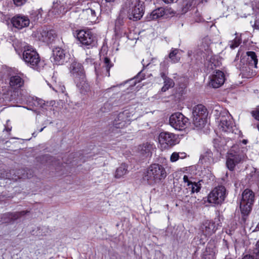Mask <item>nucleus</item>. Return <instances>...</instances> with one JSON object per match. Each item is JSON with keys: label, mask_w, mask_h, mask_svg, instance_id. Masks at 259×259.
I'll return each mask as SVG.
<instances>
[{"label": "nucleus", "mask_w": 259, "mask_h": 259, "mask_svg": "<svg viewBox=\"0 0 259 259\" xmlns=\"http://www.w3.org/2000/svg\"><path fill=\"white\" fill-rule=\"evenodd\" d=\"M251 68L252 67L251 66L245 65V64L240 67L241 73L244 77L251 78L254 75L255 73Z\"/></svg>", "instance_id": "c756f323"}, {"label": "nucleus", "mask_w": 259, "mask_h": 259, "mask_svg": "<svg viewBox=\"0 0 259 259\" xmlns=\"http://www.w3.org/2000/svg\"><path fill=\"white\" fill-rule=\"evenodd\" d=\"M153 149V144L147 142L140 145L138 147L137 152L139 155L147 157L152 155V150Z\"/></svg>", "instance_id": "5701e85b"}, {"label": "nucleus", "mask_w": 259, "mask_h": 259, "mask_svg": "<svg viewBox=\"0 0 259 259\" xmlns=\"http://www.w3.org/2000/svg\"><path fill=\"white\" fill-rule=\"evenodd\" d=\"M183 181L184 183H187V186L191 184L192 181L189 179V177L187 175H184L183 177Z\"/></svg>", "instance_id": "a18cd8bd"}, {"label": "nucleus", "mask_w": 259, "mask_h": 259, "mask_svg": "<svg viewBox=\"0 0 259 259\" xmlns=\"http://www.w3.org/2000/svg\"><path fill=\"white\" fill-rule=\"evenodd\" d=\"M209 79V85L213 88H219L225 82V74L222 71L217 70L213 72Z\"/></svg>", "instance_id": "ddd939ff"}, {"label": "nucleus", "mask_w": 259, "mask_h": 259, "mask_svg": "<svg viewBox=\"0 0 259 259\" xmlns=\"http://www.w3.org/2000/svg\"><path fill=\"white\" fill-rule=\"evenodd\" d=\"M17 174L19 179H30L33 176L32 170L27 168L19 169Z\"/></svg>", "instance_id": "2f4dec72"}, {"label": "nucleus", "mask_w": 259, "mask_h": 259, "mask_svg": "<svg viewBox=\"0 0 259 259\" xmlns=\"http://www.w3.org/2000/svg\"><path fill=\"white\" fill-rule=\"evenodd\" d=\"M176 135L169 132H163L160 133L158 140L160 144L167 148L176 144Z\"/></svg>", "instance_id": "9b49d317"}, {"label": "nucleus", "mask_w": 259, "mask_h": 259, "mask_svg": "<svg viewBox=\"0 0 259 259\" xmlns=\"http://www.w3.org/2000/svg\"><path fill=\"white\" fill-rule=\"evenodd\" d=\"M192 114L194 125L198 129L202 128L206 123L207 109L202 104L197 105L193 108Z\"/></svg>", "instance_id": "423d86ee"}, {"label": "nucleus", "mask_w": 259, "mask_h": 259, "mask_svg": "<svg viewBox=\"0 0 259 259\" xmlns=\"http://www.w3.org/2000/svg\"><path fill=\"white\" fill-rule=\"evenodd\" d=\"M233 122L230 116L223 117L220 120V126L222 130L225 132H230L232 130Z\"/></svg>", "instance_id": "a878e982"}, {"label": "nucleus", "mask_w": 259, "mask_h": 259, "mask_svg": "<svg viewBox=\"0 0 259 259\" xmlns=\"http://www.w3.org/2000/svg\"><path fill=\"white\" fill-rule=\"evenodd\" d=\"M167 176L165 168L163 165L153 163L151 164L147 169L143 177L144 181L150 185L160 183Z\"/></svg>", "instance_id": "f03ea898"}, {"label": "nucleus", "mask_w": 259, "mask_h": 259, "mask_svg": "<svg viewBox=\"0 0 259 259\" xmlns=\"http://www.w3.org/2000/svg\"><path fill=\"white\" fill-rule=\"evenodd\" d=\"M225 259H230V258H225Z\"/></svg>", "instance_id": "680f3d73"}, {"label": "nucleus", "mask_w": 259, "mask_h": 259, "mask_svg": "<svg viewBox=\"0 0 259 259\" xmlns=\"http://www.w3.org/2000/svg\"><path fill=\"white\" fill-rule=\"evenodd\" d=\"M71 8V7L68 5L67 2L65 3L59 2V3L58 1H57L56 2H54L52 10L51 11L52 13L55 15H63Z\"/></svg>", "instance_id": "a211bd4d"}, {"label": "nucleus", "mask_w": 259, "mask_h": 259, "mask_svg": "<svg viewBox=\"0 0 259 259\" xmlns=\"http://www.w3.org/2000/svg\"><path fill=\"white\" fill-rule=\"evenodd\" d=\"M85 61H86V62H90V63H92V59H90V58H87V59H86Z\"/></svg>", "instance_id": "864d4df0"}, {"label": "nucleus", "mask_w": 259, "mask_h": 259, "mask_svg": "<svg viewBox=\"0 0 259 259\" xmlns=\"http://www.w3.org/2000/svg\"><path fill=\"white\" fill-rule=\"evenodd\" d=\"M111 108V106L110 103L107 102L105 103L103 106L101 107V110L102 112H107L108 110L110 109Z\"/></svg>", "instance_id": "79ce46f5"}, {"label": "nucleus", "mask_w": 259, "mask_h": 259, "mask_svg": "<svg viewBox=\"0 0 259 259\" xmlns=\"http://www.w3.org/2000/svg\"><path fill=\"white\" fill-rule=\"evenodd\" d=\"M254 193L249 189H245L242 193L240 208L242 214V221L245 223L250 213L254 202Z\"/></svg>", "instance_id": "39448f33"}, {"label": "nucleus", "mask_w": 259, "mask_h": 259, "mask_svg": "<svg viewBox=\"0 0 259 259\" xmlns=\"http://www.w3.org/2000/svg\"><path fill=\"white\" fill-rule=\"evenodd\" d=\"M253 27L254 29H259V20H255Z\"/></svg>", "instance_id": "49530a36"}, {"label": "nucleus", "mask_w": 259, "mask_h": 259, "mask_svg": "<svg viewBox=\"0 0 259 259\" xmlns=\"http://www.w3.org/2000/svg\"><path fill=\"white\" fill-rule=\"evenodd\" d=\"M127 171V166L125 163H122L117 168L115 177L116 178H120L126 175Z\"/></svg>", "instance_id": "473e14b6"}, {"label": "nucleus", "mask_w": 259, "mask_h": 259, "mask_svg": "<svg viewBox=\"0 0 259 259\" xmlns=\"http://www.w3.org/2000/svg\"><path fill=\"white\" fill-rule=\"evenodd\" d=\"M247 149L240 147L239 145H234L228 153L226 165L230 170H233L236 165L241 162L246 156Z\"/></svg>", "instance_id": "20e7f679"}, {"label": "nucleus", "mask_w": 259, "mask_h": 259, "mask_svg": "<svg viewBox=\"0 0 259 259\" xmlns=\"http://www.w3.org/2000/svg\"><path fill=\"white\" fill-rule=\"evenodd\" d=\"M226 190L224 186H221L215 188L209 194L208 201L214 204L222 203L226 197Z\"/></svg>", "instance_id": "9d476101"}, {"label": "nucleus", "mask_w": 259, "mask_h": 259, "mask_svg": "<svg viewBox=\"0 0 259 259\" xmlns=\"http://www.w3.org/2000/svg\"><path fill=\"white\" fill-rule=\"evenodd\" d=\"M57 34L53 30L42 29L40 31L38 37L39 40L47 44L52 43L56 38Z\"/></svg>", "instance_id": "f3484780"}, {"label": "nucleus", "mask_w": 259, "mask_h": 259, "mask_svg": "<svg viewBox=\"0 0 259 259\" xmlns=\"http://www.w3.org/2000/svg\"><path fill=\"white\" fill-rule=\"evenodd\" d=\"M125 12L121 11L120 14L117 18L115 24V34L119 37H122L126 35V31L125 27H123L125 22V18L123 14Z\"/></svg>", "instance_id": "2eb2a0df"}, {"label": "nucleus", "mask_w": 259, "mask_h": 259, "mask_svg": "<svg viewBox=\"0 0 259 259\" xmlns=\"http://www.w3.org/2000/svg\"><path fill=\"white\" fill-rule=\"evenodd\" d=\"M27 0H13L14 4L19 7L24 5Z\"/></svg>", "instance_id": "c03bdc74"}, {"label": "nucleus", "mask_w": 259, "mask_h": 259, "mask_svg": "<svg viewBox=\"0 0 259 259\" xmlns=\"http://www.w3.org/2000/svg\"><path fill=\"white\" fill-rule=\"evenodd\" d=\"M193 0H185L183 2L182 11L184 13L187 12L192 6Z\"/></svg>", "instance_id": "e433bc0d"}, {"label": "nucleus", "mask_w": 259, "mask_h": 259, "mask_svg": "<svg viewBox=\"0 0 259 259\" xmlns=\"http://www.w3.org/2000/svg\"><path fill=\"white\" fill-rule=\"evenodd\" d=\"M132 116L128 110L120 112L113 121V127L118 129L127 126L131 122Z\"/></svg>", "instance_id": "1a4fd4ad"}, {"label": "nucleus", "mask_w": 259, "mask_h": 259, "mask_svg": "<svg viewBox=\"0 0 259 259\" xmlns=\"http://www.w3.org/2000/svg\"><path fill=\"white\" fill-rule=\"evenodd\" d=\"M201 181H199L198 182H192L190 185L187 186V189L190 190L191 194L195 192L198 193L200 191L201 188Z\"/></svg>", "instance_id": "72a5a7b5"}, {"label": "nucleus", "mask_w": 259, "mask_h": 259, "mask_svg": "<svg viewBox=\"0 0 259 259\" xmlns=\"http://www.w3.org/2000/svg\"><path fill=\"white\" fill-rule=\"evenodd\" d=\"M23 59L28 66L38 71L42 69L45 65L44 61L40 59L38 53L31 46L24 47Z\"/></svg>", "instance_id": "7ed1b4c3"}, {"label": "nucleus", "mask_w": 259, "mask_h": 259, "mask_svg": "<svg viewBox=\"0 0 259 259\" xmlns=\"http://www.w3.org/2000/svg\"><path fill=\"white\" fill-rule=\"evenodd\" d=\"M242 259H259V239L256 242L252 251L245 255Z\"/></svg>", "instance_id": "cd10ccee"}, {"label": "nucleus", "mask_w": 259, "mask_h": 259, "mask_svg": "<svg viewBox=\"0 0 259 259\" xmlns=\"http://www.w3.org/2000/svg\"><path fill=\"white\" fill-rule=\"evenodd\" d=\"M27 212H28V211L23 210L13 213H6L3 214L1 221L3 223H11V222L16 220L21 217L25 215Z\"/></svg>", "instance_id": "4be33fe9"}, {"label": "nucleus", "mask_w": 259, "mask_h": 259, "mask_svg": "<svg viewBox=\"0 0 259 259\" xmlns=\"http://www.w3.org/2000/svg\"><path fill=\"white\" fill-rule=\"evenodd\" d=\"M145 78V75L142 73V70L138 73L137 76L133 79H131L130 81H133L134 85L136 84V81L138 80L140 82Z\"/></svg>", "instance_id": "ea45409f"}, {"label": "nucleus", "mask_w": 259, "mask_h": 259, "mask_svg": "<svg viewBox=\"0 0 259 259\" xmlns=\"http://www.w3.org/2000/svg\"><path fill=\"white\" fill-rule=\"evenodd\" d=\"M122 9L129 19L137 21L141 19L144 14V3L140 0H126Z\"/></svg>", "instance_id": "f257e3e1"}, {"label": "nucleus", "mask_w": 259, "mask_h": 259, "mask_svg": "<svg viewBox=\"0 0 259 259\" xmlns=\"http://www.w3.org/2000/svg\"><path fill=\"white\" fill-rule=\"evenodd\" d=\"M54 62L57 65H62L66 61L65 51L57 47L53 50Z\"/></svg>", "instance_id": "aec40b11"}, {"label": "nucleus", "mask_w": 259, "mask_h": 259, "mask_svg": "<svg viewBox=\"0 0 259 259\" xmlns=\"http://www.w3.org/2000/svg\"><path fill=\"white\" fill-rule=\"evenodd\" d=\"M214 223L211 221L207 220L203 222L200 227V230L206 237L209 236L216 231Z\"/></svg>", "instance_id": "412c9836"}, {"label": "nucleus", "mask_w": 259, "mask_h": 259, "mask_svg": "<svg viewBox=\"0 0 259 259\" xmlns=\"http://www.w3.org/2000/svg\"><path fill=\"white\" fill-rule=\"evenodd\" d=\"M165 14V11L163 8H159L154 10L151 14L152 19H157L159 18Z\"/></svg>", "instance_id": "c9c22d12"}, {"label": "nucleus", "mask_w": 259, "mask_h": 259, "mask_svg": "<svg viewBox=\"0 0 259 259\" xmlns=\"http://www.w3.org/2000/svg\"><path fill=\"white\" fill-rule=\"evenodd\" d=\"M53 90L56 92L64 94L65 96L67 95V94L66 93L65 87L63 84H56L54 87L53 88Z\"/></svg>", "instance_id": "58836bf2"}, {"label": "nucleus", "mask_w": 259, "mask_h": 259, "mask_svg": "<svg viewBox=\"0 0 259 259\" xmlns=\"http://www.w3.org/2000/svg\"><path fill=\"white\" fill-rule=\"evenodd\" d=\"M160 76L164 80V85L161 89L162 92H166L169 88H172L175 83L173 80L168 77L166 74L167 73V64L165 61L160 63Z\"/></svg>", "instance_id": "f8f14e48"}, {"label": "nucleus", "mask_w": 259, "mask_h": 259, "mask_svg": "<svg viewBox=\"0 0 259 259\" xmlns=\"http://www.w3.org/2000/svg\"><path fill=\"white\" fill-rule=\"evenodd\" d=\"M168 57L172 63H176L178 62L181 58L179 49L172 48L169 54Z\"/></svg>", "instance_id": "7c9ffc66"}, {"label": "nucleus", "mask_w": 259, "mask_h": 259, "mask_svg": "<svg viewBox=\"0 0 259 259\" xmlns=\"http://www.w3.org/2000/svg\"><path fill=\"white\" fill-rule=\"evenodd\" d=\"M114 64L111 62L110 59L107 57H105L103 60V67L106 69L105 75L107 76H110V69L113 66Z\"/></svg>", "instance_id": "f704fd0d"}, {"label": "nucleus", "mask_w": 259, "mask_h": 259, "mask_svg": "<svg viewBox=\"0 0 259 259\" xmlns=\"http://www.w3.org/2000/svg\"><path fill=\"white\" fill-rule=\"evenodd\" d=\"M21 75H22V74H16L10 77L9 84L12 89L14 90L19 89L24 85V81Z\"/></svg>", "instance_id": "393cba45"}, {"label": "nucleus", "mask_w": 259, "mask_h": 259, "mask_svg": "<svg viewBox=\"0 0 259 259\" xmlns=\"http://www.w3.org/2000/svg\"><path fill=\"white\" fill-rule=\"evenodd\" d=\"M149 64H150V63H148V64L146 65V66L149 65Z\"/></svg>", "instance_id": "052dcab7"}, {"label": "nucleus", "mask_w": 259, "mask_h": 259, "mask_svg": "<svg viewBox=\"0 0 259 259\" xmlns=\"http://www.w3.org/2000/svg\"><path fill=\"white\" fill-rule=\"evenodd\" d=\"M29 105L34 107L42 109V110H48L49 106H52L53 101L49 103L46 102L41 99L37 97H32L31 101H29Z\"/></svg>", "instance_id": "b1692460"}, {"label": "nucleus", "mask_w": 259, "mask_h": 259, "mask_svg": "<svg viewBox=\"0 0 259 259\" xmlns=\"http://www.w3.org/2000/svg\"><path fill=\"white\" fill-rule=\"evenodd\" d=\"M51 157L48 155H44L42 156L43 160H46L47 163L48 162V160H51Z\"/></svg>", "instance_id": "de8ad7c7"}, {"label": "nucleus", "mask_w": 259, "mask_h": 259, "mask_svg": "<svg viewBox=\"0 0 259 259\" xmlns=\"http://www.w3.org/2000/svg\"><path fill=\"white\" fill-rule=\"evenodd\" d=\"M166 4H171L174 2L175 0H162Z\"/></svg>", "instance_id": "8fccbe9b"}, {"label": "nucleus", "mask_w": 259, "mask_h": 259, "mask_svg": "<svg viewBox=\"0 0 259 259\" xmlns=\"http://www.w3.org/2000/svg\"><path fill=\"white\" fill-rule=\"evenodd\" d=\"M251 115L256 120L259 121V105L255 110L251 112Z\"/></svg>", "instance_id": "a19ab883"}, {"label": "nucleus", "mask_w": 259, "mask_h": 259, "mask_svg": "<svg viewBox=\"0 0 259 259\" xmlns=\"http://www.w3.org/2000/svg\"><path fill=\"white\" fill-rule=\"evenodd\" d=\"M144 60H143L142 63V64L143 65V68H144L145 67V64L144 63Z\"/></svg>", "instance_id": "4d7b16f0"}, {"label": "nucleus", "mask_w": 259, "mask_h": 259, "mask_svg": "<svg viewBox=\"0 0 259 259\" xmlns=\"http://www.w3.org/2000/svg\"><path fill=\"white\" fill-rule=\"evenodd\" d=\"M170 125L175 130L182 131L184 130L189 123V119L180 112L172 114L169 119Z\"/></svg>", "instance_id": "6e6552de"}, {"label": "nucleus", "mask_w": 259, "mask_h": 259, "mask_svg": "<svg viewBox=\"0 0 259 259\" xmlns=\"http://www.w3.org/2000/svg\"><path fill=\"white\" fill-rule=\"evenodd\" d=\"M199 160L202 163L209 164L213 162V157L212 152L207 149L205 152L200 156Z\"/></svg>", "instance_id": "c85d7f7f"}, {"label": "nucleus", "mask_w": 259, "mask_h": 259, "mask_svg": "<svg viewBox=\"0 0 259 259\" xmlns=\"http://www.w3.org/2000/svg\"><path fill=\"white\" fill-rule=\"evenodd\" d=\"M74 81L81 94H85L90 91V87L86 81L85 76H84V78H79V80Z\"/></svg>", "instance_id": "bb28decb"}, {"label": "nucleus", "mask_w": 259, "mask_h": 259, "mask_svg": "<svg viewBox=\"0 0 259 259\" xmlns=\"http://www.w3.org/2000/svg\"><path fill=\"white\" fill-rule=\"evenodd\" d=\"M11 129H12V127H6L5 128V130L7 131V132H10L11 131Z\"/></svg>", "instance_id": "5fc2aeb1"}, {"label": "nucleus", "mask_w": 259, "mask_h": 259, "mask_svg": "<svg viewBox=\"0 0 259 259\" xmlns=\"http://www.w3.org/2000/svg\"><path fill=\"white\" fill-rule=\"evenodd\" d=\"M241 42V39L238 37H236L233 40L229 42L230 47L234 49L239 46Z\"/></svg>", "instance_id": "4c0bfd02"}, {"label": "nucleus", "mask_w": 259, "mask_h": 259, "mask_svg": "<svg viewBox=\"0 0 259 259\" xmlns=\"http://www.w3.org/2000/svg\"><path fill=\"white\" fill-rule=\"evenodd\" d=\"M89 11L91 12V14L93 15V16H94L95 15V12L94 10H93L92 9H89Z\"/></svg>", "instance_id": "3c124183"}, {"label": "nucleus", "mask_w": 259, "mask_h": 259, "mask_svg": "<svg viewBox=\"0 0 259 259\" xmlns=\"http://www.w3.org/2000/svg\"><path fill=\"white\" fill-rule=\"evenodd\" d=\"M180 154V157L179 158L183 159L185 158L187 156L186 153L183 152V153H179Z\"/></svg>", "instance_id": "09e8293b"}, {"label": "nucleus", "mask_w": 259, "mask_h": 259, "mask_svg": "<svg viewBox=\"0 0 259 259\" xmlns=\"http://www.w3.org/2000/svg\"><path fill=\"white\" fill-rule=\"evenodd\" d=\"M35 132H34V133L32 134V135H33L34 137H35V136H34V135H35Z\"/></svg>", "instance_id": "bf43d9fd"}, {"label": "nucleus", "mask_w": 259, "mask_h": 259, "mask_svg": "<svg viewBox=\"0 0 259 259\" xmlns=\"http://www.w3.org/2000/svg\"><path fill=\"white\" fill-rule=\"evenodd\" d=\"M77 38L86 49L92 48L96 46L97 43L96 36L90 31L79 30L77 33Z\"/></svg>", "instance_id": "0eeeda50"}, {"label": "nucleus", "mask_w": 259, "mask_h": 259, "mask_svg": "<svg viewBox=\"0 0 259 259\" xmlns=\"http://www.w3.org/2000/svg\"><path fill=\"white\" fill-rule=\"evenodd\" d=\"M115 0H105V1L106 2H114Z\"/></svg>", "instance_id": "6e6d98bb"}, {"label": "nucleus", "mask_w": 259, "mask_h": 259, "mask_svg": "<svg viewBox=\"0 0 259 259\" xmlns=\"http://www.w3.org/2000/svg\"><path fill=\"white\" fill-rule=\"evenodd\" d=\"M45 128V126H44V127L40 128L39 130V132H41L43 131V130Z\"/></svg>", "instance_id": "13d9d810"}, {"label": "nucleus", "mask_w": 259, "mask_h": 259, "mask_svg": "<svg viewBox=\"0 0 259 259\" xmlns=\"http://www.w3.org/2000/svg\"><path fill=\"white\" fill-rule=\"evenodd\" d=\"M243 65H249L252 67L256 68L258 60L255 52L249 51L246 52V55L242 57L240 61Z\"/></svg>", "instance_id": "dca6fc26"}, {"label": "nucleus", "mask_w": 259, "mask_h": 259, "mask_svg": "<svg viewBox=\"0 0 259 259\" xmlns=\"http://www.w3.org/2000/svg\"><path fill=\"white\" fill-rule=\"evenodd\" d=\"M180 154L177 152H174L170 156V161L176 162L179 159Z\"/></svg>", "instance_id": "37998d69"}, {"label": "nucleus", "mask_w": 259, "mask_h": 259, "mask_svg": "<svg viewBox=\"0 0 259 259\" xmlns=\"http://www.w3.org/2000/svg\"><path fill=\"white\" fill-rule=\"evenodd\" d=\"M242 143L244 145H246L248 143L247 140L244 139L242 140Z\"/></svg>", "instance_id": "603ef678"}, {"label": "nucleus", "mask_w": 259, "mask_h": 259, "mask_svg": "<svg viewBox=\"0 0 259 259\" xmlns=\"http://www.w3.org/2000/svg\"><path fill=\"white\" fill-rule=\"evenodd\" d=\"M11 22L14 27L21 29L28 26L29 24L30 20L27 17L17 15L12 19Z\"/></svg>", "instance_id": "6ab92c4d"}, {"label": "nucleus", "mask_w": 259, "mask_h": 259, "mask_svg": "<svg viewBox=\"0 0 259 259\" xmlns=\"http://www.w3.org/2000/svg\"><path fill=\"white\" fill-rule=\"evenodd\" d=\"M70 70L74 80L84 78V76H85L82 65L77 62L74 61L71 63Z\"/></svg>", "instance_id": "4468645a"}]
</instances>
